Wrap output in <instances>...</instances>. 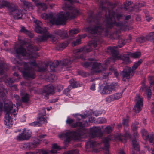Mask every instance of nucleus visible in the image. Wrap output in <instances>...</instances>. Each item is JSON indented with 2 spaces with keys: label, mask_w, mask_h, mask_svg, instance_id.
Here are the masks:
<instances>
[{
  "label": "nucleus",
  "mask_w": 154,
  "mask_h": 154,
  "mask_svg": "<svg viewBox=\"0 0 154 154\" xmlns=\"http://www.w3.org/2000/svg\"><path fill=\"white\" fill-rule=\"evenodd\" d=\"M106 19L105 24L101 23L98 21L96 25H93L92 27L88 26L85 28V30L88 32L93 34L97 33L100 35L108 37L113 39L118 38L119 31L115 30L114 32H111L114 26L119 28L120 30H124L127 27V22L125 20L120 22H118L116 20L113 21L112 20L115 17V12L113 11H109L108 15H105Z\"/></svg>",
  "instance_id": "1"
},
{
  "label": "nucleus",
  "mask_w": 154,
  "mask_h": 154,
  "mask_svg": "<svg viewBox=\"0 0 154 154\" xmlns=\"http://www.w3.org/2000/svg\"><path fill=\"white\" fill-rule=\"evenodd\" d=\"M62 8L70 11L60 12L57 14V19L53 17V14L52 12L43 13L41 17L44 19H49L50 23L52 25H65L68 20L73 19L81 14V12L77 8L67 3L63 5Z\"/></svg>",
  "instance_id": "2"
},
{
  "label": "nucleus",
  "mask_w": 154,
  "mask_h": 154,
  "mask_svg": "<svg viewBox=\"0 0 154 154\" xmlns=\"http://www.w3.org/2000/svg\"><path fill=\"white\" fill-rule=\"evenodd\" d=\"M92 50V48L90 46L77 49L74 51V52L76 55L75 56L64 59L62 61H60V62L63 66H67L70 65L72 63H75L78 61L79 59L85 60L86 59V53L89 52Z\"/></svg>",
  "instance_id": "3"
},
{
  "label": "nucleus",
  "mask_w": 154,
  "mask_h": 154,
  "mask_svg": "<svg viewBox=\"0 0 154 154\" xmlns=\"http://www.w3.org/2000/svg\"><path fill=\"white\" fill-rule=\"evenodd\" d=\"M12 62L17 65L23 66V67L17 66L18 69L22 73L23 77L32 79H34L35 77L36 74L34 69H33L30 67L27 63L21 61L17 60L15 58L12 60Z\"/></svg>",
  "instance_id": "4"
},
{
  "label": "nucleus",
  "mask_w": 154,
  "mask_h": 154,
  "mask_svg": "<svg viewBox=\"0 0 154 154\" xmlns=\"http://www.w3.org/2000/svg\"><path fill=\"white\" fill-rule=\"evenodd\" d=\"M4 111L6 112L4 120V124L7 126L10 127L12 125L13 116H15L16 110L14 109L12 111L13 109V104L11 101L7 100L4 102Z\"/></svg>",
  "instance_id": "5"
},
{
  "label": "nucleus",
  "mask_w": 154,
  "mask_h": 154,
  "mask_svg": "<svg viewBox=\"0 0 154 154\" xmlns=\"http://www.w3.org/2000/svg\"><path fill=\"white\" fill-rule=\"evenodd\" d=\"M30 64L34 67L38 68L37 71L38 72L43 73L46 71L47 68L49 67L50 71H48L50 72H54L56 71V69L58 67L60 63L58 60L54 61L51 64L49 65V63H46L45 66L39 67L38 65L36 63V58L32 55L29 54Z\"/></svg>",
  "instance_id": "6"
},
{
  "label": "nucleus",
  "mask_w": 154,
  "mask_h": 154,
  "mask_svg": "<svg viewBox=\"0 0 154 154\" xmlns=\"http://www.w3.org/2000/svg\"><path fill=\"white\" fill-rule=\"evenodd\" d=\"M5 7L7 8L9 15H14V17L17 19L22 18L23 13L21 10H18L17 7L12 3L4 0H0V9Z\"/></svg>",
  "instance_id": "7"
},
{
  "label": "nucleus",
  "mask_w": 154,
  "mask_h": 154,
  "mask_svg": "<svg viewBox=\"0 0 154 154\" xmlns=\"http://www.w3.org/2000/svg\"><path fill=\"white\" fill-rule=\"evenodd\" d=\"M121 47V46L119 45L113 47L109 46L107 48V51L111 53L114 59H116L119 58L123 61V62L124 64H128L130 63L131 62L129 57V55H128V52L127 53V54H123L120 57L118 56L119 52L118 50L116 49L120 48Z\"/></svg>",
  "instance_id": "8"
},
{
  "label": "nucleus",
  "mask_w": 154,
  "mask_h": 154,
  "mask_svg": "<svg viewBox=\"0 0 154 154\" xmlns=\"http://www.w3.org/2000/svg\"><path fill=\"white\" fill-rule=\"evenodd\" d=\"M34 22L36 25L35 29V32L42 35L39 38L40 42L46 40L49 38V37L52 36L51 34H49L46 27H44L42 28L41 27L42 23L40 21L36 20H34Z\"/></svg>",
  "instance_id": "9"
},
{
  "label": "nucleus",
  "mask_w": 154,
  "mask_h": 154,
  "mask_svg": "<svg viewBox=\"0 0 154 154\" xmlns=\"http://www.w3.org/2000/svg\"><path fill=\"white\" fill-rule=\"evenodd\" d=\"M41 140L36 137H33L31 141L29 142H24L21 143L20 147L25 150H30L36 148L39 145Z\"/></svg>",
  "instance_id": "10"
},
{
  "label": "nucleus",
  "mask_w": 154,
  "mask_h": 154,
  "mask_svg": "<svg viewBox=\"0 0 154 154\" xmlns=\"http://www.w3.org/2000/svg\"><path fill=\"white\" fill-rule=\"evenodd\" d=\"M143 139L145 140H148L149 142L153 143L154 144L153 148L151 149L146 146L148 151L151 152L152 154H154V135L153 134H149L147 131L145 129H143L141 131Z\"/></svg>",
  "instance_id": "11"
},
{
  "label": "nucleus",
  "mask_w": 154,
  "mask_h": 154,
  "mask_svg": "<svg viewBox=\"0 0 154 154\" xmlns=\"http://www.w3.org/2000/svg\"><path fill=\"white\" fill-rule=\"evenodd\" d=\"M55 88L52 85L49 84L43 86L41 89L43 94H45V98L47 99L49 98V96L55 93Z\"/></svg>",
  "instance_id": "12"
},
{
  "label": "nucleus",
  "mask_w": 154,
  "mask_h": 154,
  "mask_svg": "<svg viewBox=\"0 0 154 154\" xmlns=\"http://www.w3.org/2000/svg\"><path fill=\"white\" fill-rule=\"evenodd\" d=\"M89 135L92 138L101 137L103 136V133L100 127L93 126L90 128Z\"/></svg>",
  "instance_id": "13"
},
{
  "label": "nucleus",
  "mask_w": 154,
  "mask_h": 154,
  "mask_svg": "<svg viewBox=\"0 0 154 154\" xmlns=\"http://www.w3.org/2000/svg\"><path fill=\"white\" fill-rule=\"evenodd\" d=\"M83 126L82 127H79L76 131H74L72 132L73 135L76 137L78 139L81 138V137H84L86 136L88 132V130L84 128V123H83Z\"/></svg>",
  "instance_id": "14"
},
{
  "label": "nucleus",
  "mask_w": 154,
  "mask_h": 154,
  "mask_svg": "<svg viewBox=\"0 0 154 154\" xmlns=\"http://www.w3.org/2000/svg\"><path fill=\"white\" fill-rule=\"evenodd\" d=\"M74 131H69L65 133H62L59 135V137L60 138H66L65 141L66 142H69L72 140V138L75 140H77L76 137L74 136L72 132Z\"/></svg>",
  "instance_id": "15"
},
{
  "label": "nucleus",
  "mask_w": 154,
  "mask_h": 154,
  "mask_svg": "<svg viewBox=\"0 0 154 154\" xmlns=\"http://www.w3.org/2000/svg\"><path fill=\"white\" fill-rule=\"evenodd\" d=\"M31 133L30 131L26 130L24 128L21 133L17 136V140L19 141L28 140L30 138Z\"/></svg>",
  "instance_id": "16"
},
{
  "label": "nucleus",
  "mask_w": 154,
  "mask_h": 154,
  "mask_svg": "<svg viewBox=\"0 0 154 154\" xmlns=\"http://www.w3.org/2000/svg\"><path fill=\"white\" fill-rule=\"evenodd\" d=\"M136 102L134 109V112L136 113L139 112L142 110L143 106V100L140 97H138L136 99Z\"/></svg>",
  "instance_id": "17"
},
{
  "label": "nucleus",
  "mask_w": 154,
  "mask_h": 154,
  "mask_svg": "<svg viewBox=\"0 0 154 154\" xmlns=\"http://www.w3.org/2000/svg\"><path fill=\"white\" fill-rule=\"evenodd\" d=\"M103 69V67L101 63L94 62L92 64L91 72L93 74L100 73L101 72Z\"/></svg>",
  "instance_id": "18"
},
{
  "label": "nucleus",
  "mask_w": 154,
  "mask_h": 154,
  "mask_svg": "<svg viewBox=\"0 0 154 154\" xmlns=\"http://www.w3.org/2000/svg\"><path fill=\"white\" fill-rule=\"evenodd\" d=\"M132 72L131 68L130 67H126L122 72V79L123 81H125L128 80L130 78V75Z\"/></svg>",
  "instance_id": "19"
},
{
  "label": "nucleus",
  "mask_w": 154,
  "mask_h": 154,
  "mask_svg": "<svg viewBox=\"0 0 154 154\" xmlns=\"http://www.w3.org/2000/svg\"><path fill=\"white\" fill-rule=\"evenodd\" d=\"M115 87L113 84H111L110 85H106L103 88L101 93L102 94H110L112 91L114 89Z\"/></svg>",
  "instance_id": "20"
},
{
  "label": "nucleus",
  "mask_w": 154,
  "mask_h": 154,
  "mask_svg": "<svg viewBox=\"0 0 154 154\" xmlns=\"http://www.w3.org/2000/svg\"><path fill=\"white\" fill-rule=\"evenodd\" d=\"M123 91L121 93H117L109 96H108L106 99L107 102L110 103L114 100H118L121 98L122 95Z\"/></svg>",
  "instance_id": "21"
},
{
  "label": "nucleus",
  "mask_w": 154,
  "mask_h": 154,
  "mask_svg": "<svg viewBox=\"0 0 154 154\" xmlns=\"http://www.w3.org/2000/svg\"><path fill=\"white\" fill-rule=\"evenodd\" d=\"M74 120L69 118H68L66 121V123L72 128L77 127H82L83 126V122H77L73 123Z\"/></svg>",
  "instance_id": "22"
},
{
  "label": "nucleus",
  "mask_w": 154,
  "mask_h": 154,
  "mask_svg": "<svg viewBox=\"0 0 154 154\" xmlns=\"http://www.w3.org/2000/svg\"><path fill=\"white\" fill-rule=\"evenodd\" d=\"M141 88L142 91L144 92L146 94L147 98L150 99L152 95V92L150 86L146 85L144 83H143Z\"/></svg>",
  "instance_id": "23"
},
{
  "label": "nucleus",
  "mask_w": 154,
  "mask_h": 154,
  "mask_svg": "<svg viewBox=\"0 0 154 154\" xmlns=\"http://www.w3.org/2000/svg\"><path fill=\"white\" fill-rule=\"evenodd\" d=\"M15 52L18 55H21L23 56H27L29 57V54L32 55L30 54L27 55V53L26 49L22 47H20L17 48L15 50Z\"/></svg>",
  "instance_id": "24"
},
{
  "label": "nucleus",
  "mask_w": 154,
  "mask_h": 154,
  "mask_svg": "<svg viewBox=\"0 0 154 154\" xmlns=\"http://www.w3.org/2000/svg\"><path fill=\"white\" fill-rule=\"evenodd\" d=\"M54 33L59 35L62 39L66 38L68 36L66 31H62L60 29H58L54 31Z\"/></svg>",
  "instance_id": "25"
},
{
  "label": "nucleus",
  "mask_w": 154,
  "mask_h": 154,
  "mask_svg": "<svg viewBox=\"0 0 154 154\" xmlns=\"http://www.w3.org/2000/svg\"><path fill=\"white\" fill-rule=\"evenodd\" d=\"M42 113L41 112L39 114L38 118V122H42L43 123H47V121L45 118L46 110L44 108L42 109Z\"/></svg>",
  "instance_id": "26"
},
{
  "label": "nucleus",
  "mask_w": 154,
  "mask_h": 154,
  "mask_svg": "<svg viewBox=\"0 0 154 154\" xmlns=\"http://www.w3.org/2000/svg\"><path fill=\"white\" fill-rule=\"evenodd\" d=\"M130 137V135L128 133L125 132L124 135L121 134H118L116 137V138L122 142L125 143L126 142V140Z\"/></svg>",
  "instance_id": "27"
},
{
  "label": "nucleus",
  "mask_w": 154,
  "mask_h": 154,
  "mask_svg": "<svg viewBox=\"0 0 154 154\" xmlns=\"http://www.w3.org/2000/svg\"><path fill=\"white\" fill-rule=\"evenodd\" d=\"M97 19V17L94 15L93 12L91 11H90L86 19L87 22L88 23L94 22Z\"/></svg>",
  "instance_id": "28"
},
{
  "label": "nucleus",
  "mask_w": 154,
  "mask_h": 154,
  "mask_svg": "<svg viewBox=\"0 0 154 154\" xmlns=\"http://www.w3.org/2000/svg\"><path fill=\"white\" fill-rule=\"evenodd\" d=\"M23 3V8L25 10L33 8L32 3L26 0H20Z\"/></svg>",
  "instance_id": "29"
},
{
  "label": "nucleus",
  "mask_w": 154,
  "mask_h": 154,
  "mask_svg": "<svg viewBox=\"0 0 154 154\" xmlns=\"http://www.w3.org/2000/svg\"><path fill=\"white\" fill-rule=\"evenodd\" d=\"M49 154V152L47 150L41 149L34 152H26V154Z\"/></svg>",
  "instance_id": "30"
},
{
  "label": "nucleus",
  "mask_w": 154,
  "mask_h": 154,
  "mask_svg": "<svg viewBox=\"0 0 154 154\" xmlns=\"http://www.w3.org/2000/svg\"><path fill=\"white\" fill-rule=\"evenodd\" d=\"M15 79L13 78L7 77L5 79L4 82L8 86L10 87L12 86V85L15 81Z\"/></svg>",
  "instance_id": "31"
},
{
  "label": "nucleus",
  "mask_w": 154,
  "mask_h": 154,
  "mask_svg": "<svg viewBox=\"0 0 154 154\" xmlns=\"http://www.w3.org/2000/svg\"><path fill=\"white\" fill-rule=\"evenodd\" d=\"M96 144V142L89 140L85 143V148L87 149L91 148H94L95 147Z\"/></svg>",
  "instance_id": "32"
},
{
  "label": "nucleus",
  "mask_w": 154,
  "mask_h": 154,
  "mask_svg": "<svg viewBox=\"0 0 154 154\" xmlns=\"http://www.w3.org/2000/svg\"><path fill=\"white\" fill-rule=\"evenodd\" d=\"M132 146L134 149L137 151H139L140 150V146L135 138L132 140Z\"/></svg>",
  "instance_id": "33"
},
{
  "label": "nucleus",
  "mask_w": 154,
  "mask_h": 154,
  "mask_svg": "<svg viewBox=\"0 0 154 154\" xmlns=\"http://www.w3.org/2000/svg\"><path fill=\"white\" fill-rule=\"evenodd\" d=\"M142 62L143 60L140 59L137 62L134 63L131 68L132 73H133V74H134V71L138 67Z\"/></svg>",
  "instance_id": "34"
},
{
  "label": "nucleus",
  "mask_w": 154,
  "mask_h": 154,
  "mask_svg": "<svg viewBox=\"0 0 154 154\" xmlns=\"http://www.w3.org/2000/svg\"><path fill=\"white\" fill-rule=\"evenodd\" d=\"M61 149V148L59 146L56 144H53L52 149L50 151V152L51 154L57 153V152L56 149L60 150Z\"/></svg>",
  "instance_id": "35"
},
{
  "label": "nucleus",
  "mask_w": 154,
  "mask_h": 154,
  "mask_svg": "<svg viewBox=\"0 0 154 154\" xmlns=\"http://www.w3.org/2000/svg\"><path fill=\"white\" fill-rule=\"evenodd\" d=\"M128 55L131 57L134 58H138L141 56L140 52L138 51H136L133 53L128 52Z\"/></svg>",
  "instance_id": "36"
},
{
  "label": "nucleus",
  "mask_w": 154,
  "mask_h": 154,
  "mask_svg": "<svg viewBox=\"0 0 154 154\" xmlns=\"http://www.w3.org/2000/svg\"><path fill=\"white\" fill-rule=\"evenodd\" d=\"M74 117L76 118L77 122H79L81 120V119H84L86 118L87 117L86 114H81L79 113H77L75 114Z\"/></svg>",
  "instance_id": "37"
},
{
  "label": "nucleus",
  "mask_w": 154,
  "mask_h": 154,
  "mask_svg": "<svg viewBox=\"0 0 154 154\" xmlns=\"http://www.w3.org/2000/svg\"><path fill=\"white\" fill-rule=\"evenodd\" d=\"M68 45V43L67 42H64L62 43H59L57 45V47L59 49H63L65 48Z\"/></svg>",
  "instance_id": "38"
},
{
  "label": "nucleus",
  "mask_w": 154,
  "mask_h": 154,
  "mask_svg": "<svg viewBox=\"0 0 154 154\" xmlns=\"http://www.w3.org/2000/svg\"><path fill=\"white\" fill-rule=\"evenodd\" d=\"M70 84L69 87H72V88H75L78 87V85L77 82L73 79H72L69 81Z\"/></svg>",
  "instance_id": "39"
},
{
  "label": "nucleus",
  "mask_w": 154,
  "mask_h": 154,
  "mask_svg": "<svg viewBox=\"0 0 154 154\" xmlns=\"http://www.w3.org/2000/svg\"><path fill=\"white\" fill-rule=\"evenodd\" d=\"M113 130V128H112L110 125L107 126L104 129V132L107 134H109L112 133Z\"/></svg>",
  "instance_id": "40"
},
{
  "label": "nucleus",
  "mask_w": 154,
  "mask_h": 154,
  "mask_svg": "<svg viewBox=\"0 0 154 154\" xmlns=\"http://www.w3.org/2000/svg\"><path fill=\"white\" fill-rule=\"evenodd\" d=\"M22 100L24 103L28 102L29 100V95L27 93L25 94L22 97Z\"/></svg>",
  "instance_id": "41"
},
{
  "label": "nucleus",
  "mask_w": 154,
  "mask_h": 154,
  "mask_svg": "<svg viewBox=\"0 0 154 154\" xmlns=\"http://www.w3.org/2000/svg\"><path fill=\"white\" fill-rule=\"evenodd\" d=\"M52 36L51 37H49L51 39V41L53 44H56L58 41V37L57 36L51 34Z\"/></svg>",
  "instance_id": "42"
},
{
  "label": "nucleus",
  "mask_w": 154,
  "mask_h": 154,
  "mask_svg": "<svg viewBox=\"0 0 154 154\" xmlns=\"http://www.w3.org/2000/svg\"><path fill=\"white\" fill-rule=\"evenodd\" d=\"M100 41L97 39V38H95V39L91 42V45L93 46L94 48H96L98 44L100 43Z\"/></svg>",
  "instance_id": "43"
},
{
  "label": "nucleus",
  "mask_w": 154,
  "mask_h": 154,
  "mask_svg": "<svg viewBox=\"0 0 154 154\" xmlns=\"http://www.w3.org/2000/svg\"><path fill=\"white\" fill-rule=\"evenodd\" d=\"M28 48L29 50L33 51H38L39 50L37 46L30 44L28 45Z\"/></svg>",
  "instance_id": "44"
},
{
  "label": "nucleus",
  "mask_w": 154,
  "mask_h": 154,
  "mask_svg": "<svg viewBox=\"0 0 154 154\" xmlns=\"http://www.w3.org/2000/svg\"><path fill=\"white\" fill-rule=\"evenodd\" d=\"M79 32V31L78 29L73 28L69 31V35H72L73 34L78 33Z\"/></svg>",
  "instance_id": "45"
},
{
  "label": "nucleus",
  "mask_w": 154,
  "mask_h": 154,
  "mask_svg": "<svg viewBox=\"0 0 154 154\" xmlns=\"http://www.w3.org/2000/svg\"><path fill=\"white\" fill-rule=\"evenodd\" d=\"M116 17L118 22H120L119 21L120 20L124 19L125 15L122 14H116Z\"/></svg>",
  "instance_id": "46"
},
{
  "label": "nucleus",
  "mask_w": 154,
  "mask_h": 154,
  "mask_svg": "<svg viewBox=\"0 0 154 154\" xmlns=\"http://www.w3.org/2000/svg\"><path fill=\"white\" fill-rule=\"evenodd\" d=\"M79 152L77 149L72 150L63 153V154H77Z\"/></svg>",
  "instance_id": "47"
},
{
  "label": "nucleus",
  "mask_w": 154,
  "mask_h": 154,
  "mask_svg": "<svg viewBox=\"0 0 154 154\" xmlns=\"http://www.w3.org/2000/svg\"><path fill=\"white\" fill-rule=\"evenodd\" d=\"M129 119L128 117H127V119L124 118L122 120V124L124 127H128V123Z\"/></svg>",
  "instance_id": "48"
},
{
  "label": "nucleus",
  "mask_w": 154,
  "mask_h": 154,
  "mask_svg": "<svg viewBox=\"0 0 154 154\" xmlns=\"http://www.w3.org/2000/svg\"><path fill=\"white\" fill-rule=\"evenodd\" d=\"M131 3V2L130 1H126L124 2V5L125 6L124 8L126 10H128V7L130 5Z\"/></svg>",
  "instance_id": "49"
},
{
  "label": "nucleus",
  "mask_w": 154,
  "mask_h": 154,
  "mask_svg": "<svg viewBox=\"0 0 154 154\" xmlns=\"http://www.w3.org/2000/svg\"><path fill=\"white\" fill-rule=\"evenodd\" d=\"M98 123L99 124L105 123L106 122V119L103 117H100L97 119Z\"/></svg>",
  "instance_id": "50"
},
{
  "label": "nucleus",
  "mask_w": 154,
  "mask_h": 154,
  "mask_svg": "<svg viewBox=\"0 0 154 154\" xmlns=\"http://www.w3.org/2000/svg\"><path fill=\"white\" fill-rule=\"evenodd\" d=\"M81 38L79 37V38L77 39L75 41H73L72 43V45L73 46H75L79 45L81 43Z\"/></svg>",
  "instance_id": "51"
},
{
  "label": "nucleus",
  "mask_w": 154,
  "mask_h": 154,
  "mask_svg": "<svg viewBox=\"0 0 154 154\" xmlns=\"http://www.w3.org/2000/svg\"><path fill=\"white\" fill-rule=\"evenodd\" d=\"M37 6L43 8V9H44V10H45L47 8L46 5L44 3L38 2L37 4Z\"/></svg>",
  "instance_id": "52"
},
{
  "label": "nucleus",
  "mask_w": 154,
  "mask_h": 154,
  "mask_svg": "<svg viewBox=\"0 0 154 154\" xmlns=\"http://www.w3.org/2000/svg\"><path fill=\"white\" fill-rule=\"evenodd\" d=\"M4 69L3 63L2 61L0 62V75H2L3 73Z\"/></svg>",
  "instance_id": "53"
},
{
  "label": "nucleus",
  "mask_w": 154,
  "mask_h": 154,
  "mask_svg": "<svg viewBox=\"0 0 154 154\" xmlns=\"http://www.w3.org/2000/svg\"><path fill=\"white\" fill-rule=\"evenodd\" d=\"M103 111L102 110L99 111H95L93 112V114L96 116L97 117L102 114L103 113Z\"/></svg>",
  "instance_id": "54"
},
{
  "label": "nucleus",
  "mask_w": 154,
  "mask_h": 154,
  "mask_svg": "<svg viewBox=\"0 0 154 154\" xmlns=\"http://www.w3.org/2000/svg\"><path fill=\"white\" fill-rule=\"evenodd\" d=\"M111 136L109 135L104 138L103 140V142L104 143H109V141L111 140Z\"/></svg>",
  "instance_id": "55"
},
{
  "label": "nucleus",
  "mask_w": 154,
  "mask_h": 154,
  "mask_svg": "<svg viewBox=\"0 0 154 154\" xmlns=\"http://www.w3.org/2000/svg\"><path fill=\"white\" fill-rule=\"evenodd\" d=\"M149 83L150 84V86H153V88L154 90V80L153 79V77L150 76L149 78Z\"/></svg>",
  "instance_id": "56"
},
{
  "label": "nucleus",
  "mask_w": 154,
  "mask_h": 154,
  "mask_svg": "<svg viewBox=\"0 0 154 154\" xmlns=\"http://www.w3.org/2000/svg\"><path fill=\"white\" fill-rule=\"evenodd\" d=\"M136 41L137 42L140 43H143L145 42V37H141L137 38L136 39Z\"/></svg>",
  "instance_id": "57"
},
{
  "label": "nucleus",
  "mask_w": 154,
  "mask_h": 154,
  "mask_svg": "<svg viewBox=\"0 0 154 154\" xmlns=\"http://www.w3.org/2000/svg\"><path fill=\"white\" fill-rule=\"evenodd\" d=\"M91 63H92L86 62L82 63V65L84 67L87 68L90 66V65L91 64Z\"/></svg>",
  "instance_id": "58"
},
{
  "label": "nucleus",
  "mask_w": 154,
  "mask_h": 154,
  "mask_svg": "<svg viewBox=\"0 0 154 154\" xmlns=\"http://www.w3.org/2000/svg\"><path fill=\"white\" fill-rule=\"evenodd\" d=\"M41 124H40L38 122H32L30 124V125L33 126H41Z\"/></svg>",
  "instance_id": "59"
},
{
  "label": "nucleus",
  "mask_w": 154,
  "mask_h": 154,
  "mask_svg": "<svg viewBox=\"0 0 154 154\" xmlns=\"http://www.w3.org/2000/svg\"><path fill=\"white\" fill-rule=\"evenodd\" d=\"M28 31V30L26 29L24 27L22 26L21 27V29L20 31V32H21L23 33L26 34Z\"/></svg>",
  "instance_id": "60"
},
{
  "label": "nucleus",
  "mask_w": 154,
  "mask_h": 154,
  "mask_svg": "<svg viewBox=\"0 0 154 154\" xmlns=\"http://www.w3.org/2000/svg\"><path fill=\"white\" fill-rule=\"evenodd\" d=\"M131 128L133 131H135L137 130V124H133L131 126Z\"/></svg>",
  "instance_id": "61"
},
{
  "label": "nucleus",
  "mask_w": 154,
  "mask_h": 154,
  "mask_svg": "<svg viewBox=\"0 0 154 154\" xmlns=\"http://www.w3.org/2000/svg\"><path fill=\"white\" fill-rule=\"evenodd\" d=\"M149 36L153 42H154V32H150L148 35Z\"/></svg>",
  "instance_id": "62"
},
{
  "label": "nucleus",
  "mask_w": 154,
  "mask_h": 154,
  "mask_svg": "<svg viewBox=\"0 0 154 154\" xmlns=\"http://www.w3.org/2000/svg\"><path fill=\"white\" fill-rule=\"evenodd\" d=\"M70 88L69 87L63 91V93L65 95H67L69 92V91L71 89H70Z\"/></svg>",
  "instance_id": "63"
},
{
  "label": "nucleus",
  "mask_w": 154,
  "mask_h": 154,
  "mask_svg": "<svg viewBox=\"0 0 154 154\" xmlns=\"http://www.w3.org/2000/svg\"><path fill=\"white\" fill-rule=\"evenodd\" d=\"M26 34L29 37L31 38H33L34 36L33 34L29 30H28V31H27V32Z\"/></svg>",
  "instance_id": "64"
}]
</instances>
